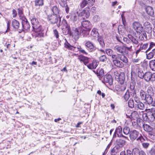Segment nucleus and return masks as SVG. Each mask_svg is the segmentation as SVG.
<instances>
[{
	"label": "nucleus",
	"mask_w": 155,
	"mask_h": 155,
	"mask_svg": "<svg viewBox=\"0 0 155 155\" xmlns=\"http://www.w3.org/2000/svg\"><path fill=\"white\" fill-rule=\"evenodd\" d=\"M53 32L54 35L57 38H58L59 37V33L58 31L56 29H54L53 30Z\"/></svg>",
	"instance_id": "61"
},
{
	"label": "nucleus",
	"mask_w": 155,
	"mask_h": 155,
	"mask_svg": "<svg viewBox=\"0 0 155 155\" xmlns=\"http://www.w3.org/2000/svg\"><path fill=\"white\" fill-rule=\"evenodd\" d=\"M153 91V89L152 87L151 86L149 87L147 90V92L148 93L147 94L150 95H153L154 94V92Z\"/></svg>",
	"instance_id": "43"
},
{
	"label": "nucleus",
	"mask_w": 155,
	"mask_h": 155,
	"mask_svg": "<svg viewBox=\"0 0 155 155\" xmlns=\"http://www.w3.org/2000/svg\"><path fill=\"white\" fill-rule=\"evenodd\" d=\"M70 35L72 36L75 40H77L79 37L80 33L78 30L77 28H75V30H73L71 32H70Z\"/></svg>",
	"instance_id": "14"
},
{
	"label": "nucleus",
	"mask_w": 155,
	"mask_h": 155,
	"mask_svg": "<svg viewBox=\"0 0 155 155\" xmlns=\"http://www.w3.org/2000/svg\"><path fill=\"white\" fill-rule=\"evenodd\" d=\"M12 25L13 27L15 29H18L19 27V23L18 21L15 19H13L12 22Z\"/></svg>",
	"instance_id": "33"
},
{
	"label": "nucleus",
	"mask_w": 155,
	"mask_h": 155,
	"mask_svg": "<svg viewBox=\"0 0 155 155\" xmlns=\"http://www.w3.org/2000/svg\"><path fill=\"white\" fill-rule=\"evenodd\" d=\"M85 45L91 52L94 51L96 49V46L93 43L89 41H87L85 44Z\"/></svg>",
	"instance_id": "11"
},
{
	"label": "nucleus",
	"mask_w": 155,
	"mask_h": 155,
	"mask_svg": "<svg viewBox=\"0 0 155 155\" xmlns=\"http://www.w3.org/2000/svg\"><path fill=\"white\" fill-rule=\"evenodd\" d=\"M41 31H39L38 32H36L37 33H36L35 35V38H41L43 37L44 36V34L42 33V32Z\"/></svg>",
	"instance_id": "53"
},
{
	"label": "nucleus",
	"mask_w": 155,
	"mask_h": 155,
	"mask_svg": "<svg viewBox=\"0 0 155 155\" xmlns=\"http://www.w3.org/2000/svg\"><path fill=\"white\" fill-rule=\"evenodd\" d=\"M113 63L115 66L120 68L124 67V64L122 62L120 61L118 59L114 60Z\"/></svg>",
	"instance_id": "24"
},
{
	"label": "nucleus",
	"mask_w": 155,
	"mask_h": 155,
	"mask_svg": "<svg viewBox=\"0 0 155 155\" xmlns=\"http://www.w3.org/2000/svg\"><path fill=\"white\" fill-rule=\"evenodd\" d=\"M82 13L83 14V15L84 16L85 15L87 18L89 16L90 13L88 10H84Z\"/></svg>",
	"instance_id": "55"
},
{
	"label": "nucleus",
	"mask_w": 155,
	"mask_h": 155,
	"mask_svg": "<svg viewBox=\"0 0 155 155\" xmlns=\"http://www.w3.org/2000/svg\"><path fill=\"white\" fill-rule=\"evenodd\" d=\"M130 128L127 127H125L123 129V133L126 135H127L130 133Z\"/></svg>",
	"instance_id": "49"
},
{
	"label": "nucleus",
	"mask_w": 155,
	"mask_h": 155,
	"mask_svg": "<svg viewBox=\"0 0 155 155\" xmlns=\"http://www.w3.org/2000/svg\"><path fill=\"white\" fill-rule=\"evenodd\" d=\"M119 81L120 84H123L124 83V80L125 79V75L124 73H120L119 77Z\"/></svg>",
	"instance_id": "27"
},
{
	"label": "nucleus",
	"mask_w": 155,
	"mask_h": 155,
	"mask_svg": "<svg viewBox=\"0 0 155 155\" xmlns=\"http://www.w3.org/2000/svg\"><path fill=\"white\" fill-rule=\"evenodd\" d=\"M135 83L133 81H131L130 84V89L133 91V92H134L135 91Z\"/></svg>",
	"instance_id": "44"
},
{
	"label": "nucleus",
	"mask_w": 155,
	"mask_h": 155,
	"mask_svg": "<svg viewBox=\"0 0 155 155\" xmlns=\"http://www.w3.org/2000/svg\"><path fill=\"white\" fill-rule=\"evenodd\" d=\"M48 19L50 23L52 24L57 23L59 21V23L58 25V26L59 27L61 26V18L57 15L54 14L48 16Z\"/></svg>",
	"instance_id": "3"
},
{
	"label": "nucleus",
	"mask_w": 155,
	"mask_h": 155,
	"mask_svg": "<svg viewBox=\"0 0 155 155\" xmlns=\"http://www.w3.org/2000/svg\"><path fill=\"white\" fill-rule=\"evenodd\" d=\"M148 45V43H146L145 44H143L140 48L141 50L143 49H146L147 48Z\"/></svg>",
	"instance_id": "59"
},
{
	"label": "nucleus",
	"mask_w": 155,
	"mask_h": 155,
	"mask_svg": "<svg viewBox=\"0 0 155 155\" xmlns=\"http://www.w3.org/2000/svg\"><path fill=\"white\" fill-rule=\"evenodd\" d=\"M91 34L92 36L94 37H98L99 35L97 29L94 28L92 29Z\"/></svg>",
	"instance_id": "37"
},
{
	"label": "nucleus",
	"mask_w": 155,
	"mask_h": 155,
	"mask_svg": "<svg viewBox=\"0 0 155 155\" xmlns=\"http://www.w3.org/2000/svg\"><path fill=\"white\" fill-rule=\"evenodd\" d=\"M151 113V118L153 120H155V107H153L151 109H149Z\"/></svg>",
	"instance_id": "41"
},
{
	"label": "nucleus",
	"mask_w": 155,
	"mask_h": 155,
	"mask_svg": "<svg viewBox=\"0 0 155 155\" xmlns=\"http://www.w3.org/2000/svg\"><path fill=\"white\" fill-rule=\"evenodd\" d=\"M98 63L95 60H93L92 63L87 65V66L90 69H95L98 65Z\"/></svg>",
	"instance_id": "23"
},
{
	"label": "nucleus",
	"mask_w": 155,
	"mask_h": 155,
	"mask_svg": "<svg viewBox=\"0 0 155 155\" xmlns=\"http://www.w3.org/2000/svg\"><path fill=\"white\" fill-rule=\"evenodd\" d=\"M143 127L144 130L146 131L150 132L153 130V128L147 124H143Z\"/></svg>",
	"instance_id": "32"
},
{
	"label": "nucleus",
	"mask_w": 155,
	"mask_h": 155,
	"mask_svg": "<svg viewBox=\"0 0 155 155\" xmlns=\"http://www.w3.org/2000/svg\"><path fill=\"white\" fill-rule=\"evenodd\" d=\"M77 14L72 13L71 17V19L73 21H76L78 18Z\"/></svg>",
	"instance_id": "46"
},
{
	"label": "nucleus",
	"mask_w": 155,
	"mask_h": 155,
	"mask_svg": "<svg viewBox=\"0 0 155 155\" xmlns=\"http://www.w3.org/2000/svg\"><path fill=\"white\" fill-rule=\"evenodd\" d=\"M22 20V26L23 28L26 30L30 28V25L27 19L25 18V19Z\"/></svg>",
	"instance_id": "20"
},
{
	"label": "nucleus",
	"mask_w": 155,
	"mask_h": 155,
	"mask_svg": "<svg viewBox=\"0 0 155 155\" xmlns=\"http://www.w3.org/2000/svg\"><path fill=\"white\" fill-rule=\"evenodd\" d=\"M138 114L136 111H134L132 112L129 116L130 118L133 120H135L137 118Z\"/></svg>",
	"instance_id": "34"
},
{
	"label": "nucleus",
	"mask_w": 155,
	"mask_h": 155,
	"mask_svg": "<svg viewBox=\"0 0 155 155\" xmlns=\"http://www.w3.org/2000/svg\"><path fill=\"white\" fill-rule=\"evenodd\" d=\"M139 134V132L135 130H131L130 133V137L131 140H135Z\"/></svg>",
	"instance_id": "15"
},
{
	"label": "nucleus",
	"mask_w": 155,
	"mask_h": 155,
	"mask_svg": "<svg viewBox=\"0 0 155 155\" xmlns=\"http://www.w3.org/2000/svg\"><path fill=\"white\" fill-rule=\"evenodd\" d=\"M134 108L137 110L139 109L142 110H144V104L141 102H140L138 103H135Z\"/></svg>",
	"instance_id": "22"
},
{
	"label": "nucleus",
	"mask_w": 155,
	"mask_h": 155,
	"mask_svg": "<svg viewBox=\"0 0 155 155\" xmlns=\"http://www.w3.org/2000/svg\"><path fill=\"white\" fill-rule=\"evenodd\" d=\"M129 38H123V41L124 42H126L128 45L131 44L132 46L133 45L134 46V45H139L138 44L139 38L136 36H133L132 35L129 34L128 35Z\"/></svg>",
	"instance_id": "1"
},
{
	"label": "nucleus",
	"mask_w": 155,
	"mask_h": 155,
	"mask_svg": "<svg viewBox=\"0 0 155 155\" xmlns=\"http://www.w3.org/2000/svg\"><path fill=\"white\" fill-rule=\"evenodd\" d=\"M149 64L151 69L155 71V60H152L150 61Z\"/></svg>",
	"instance_id": "36"
},
{
	"label": "nucleus",
	"mask_w": 155,
	"mask_h": 155,
	"mask_svg": "<svg viewBox=\"0 0 155 155\" xmlns=\"http://www.w3.org/2000/svg\"><path fill=\"white\" fill-rule=\"evenodd\" d=\"M119 54L117 55L113 54L110 56L111 57V60H112V62L114 61V60H116L117 59H119Z\"/></svg>",
	"instance_id": "52"
},
{
	"label": "nucleus",
	"mask_w": 155,
	"mask_h": 155,
	"mask_svg": "<svg viewBox=\"0 0 155 155\" xmlns=\"http://www.w3.org/2000/svg\"><path fill=\"white\" fill-rule=\"evenodd\" d=\"M144 140V139L143 137V136L141 135V134H140V136L137 139V140L139 141H140L141 142H143Z\"/></svg>",
	"instance_id": "60"
},
{
	"label": "nucleus",
	"mask_w": 155,
	"mask_h": 155,
	"mask_svg": "<svg viewBox=\"0 0 155 155\" xmlns=\"http://www.w3.org/2000/svg\"><path fill=\"white\" fill-rule=\"evenodd\" d=\"M124 99L126 101H127L129 99L130 97V96L129 92V91H128V90L127 91V92L124 94Z\"/></svg>",
	"instance_id": "56"
},
{
	"label": "nucleus",
	"mask_w": 155,
	"mask_h": 155,
	"mask_svg": "<svg viewBox=\"0 0 155 155\" xmlns=\"http://www.w3.org/2000/svg\"><path fill=\"white\" fill-rule=\"evenodd\" d=\"M120 85L118 87L116 88V90L118 91H124L127 87V84L125 82L123 84H120Z\"/></svg>",
	"instance_id": "25"
},
{
	"label": "nucleus",
	"mask_w": 155,
	"mask_h": 155,
	"mask_svg": "<svg viewBox=\"0 0 155 155\" xmlns=\"http://www.w3.org/2000/svg\"><path fill=\"white\" fill-rule=\"evenodd\" d=\"M141 151L137 148H134L132 152L131 150H127V154L124 151H122L120 153V155H140Z\"/></svg>",
	"instance_id": "5"
},
{
	"label": "nucleus",
	"mask_w": 155,
	"mask_h": 155,
	"mask_svg": "<svg viewBox=\"0 0 155 155\" xmlns=\"http://www.w3.org/2000/svg\"><path fill=\"white\" fill-rule=\"evenodd\" d=\"M98 41L99 42L101 47L103 48H104L105 45L103 39L101 38H99L98 39Z\"/></svg>",
	"instance_id": "50"
},
{
	"label": "nucleus",
	"mask_w": 155,
	"mask_h": 155,
	"mask_svg": "<svg viewBox=\"0 0 155 155\" xmlns=\"http://www.w3.org/2000/svg\"><path fill=\"white\" fill-rule=\"evenodd\" d=\"M132 48V45L130 47H128L127 45L120 46L117 45L114 47V49L118 53L123 54L126 50L131 51Z\"/></svg>",
	"instance_id": "2"
},
{
	"label": "nucleus",
	"mask_w": 155,
	"mask_h": 155,
	"mask_svg": "<svg viewBox=\"0 0 155 155\" xmlns=\"http://www.w3.org/2000/svg\"><path fill=\"white\" fill-rule=\"evenodd\" d=\"M78 59L81 62L83 63L85 65L87 64L89 62V58L82 55L78 56Z\"/></svg>",
	"instance_id": "13"
},
{
	"label": "nucleus",
	"mask_w": 155,
	"mask_h": 155,
	"mask_svg": "<svg viewBox=\"0 0 155 155\" xmlns=\"http://www.w3.org/2000/svg\"><path fill=\"white\" fill-rule=\"evenodd\" d=\"M81 25L85 29H91V25L88 21L85 20L82 21L81 22Z\"/></svg>",
	"instance_id": "18"
},
{
	"label": "nucleus",
	"mask_w": 155,
	"mask_h": 155,
	"mask_svg": "<svg viewBox=\"0 0 155 155\" xmlns=\"http://www.w3.org/2000/svg\"><path fill=\"white\" fill-rule=\"evenodd\" d=\"M91 29L82 28L81 30V34L84 37L87 36L89 34Z\"/></svg>",
	"instance_id": "29"
},
{
	"label": "nucleus",
	"mask_w": 155,
	"mask_h": 155,
	"mask_svg": "<svg viewBox=\"0 0 155 155\" xmlns=\"http://www.w3.org/2000/svg\"><path fill=\"white\" fill-rule=\"evenodd\" d=\"M105 52L106 54L110 56L113 54V51L110 49H106Z\"/></svg>",
	"instance_id": "54"
},
{
	"label": "nucleus",
	"mask_w": 155,
	"mask_h": 155,
	"mask_svg": "<svg viewBox=\"0 0 155 155\" xmlns=\"http://www.w3.org/2000/svg\"><path fill=\"white\" fill-rule=\"evenodd\" d=\"M155 43L153 42H151L150 43V45L149 46V48L146 50V52L147 51H149L151 50V49H153L154 48H155Z\"/></svg>",
	"instance_id": "51"
},
{
	"label": "nucleus",
	"mask_w": 155,
	"mask_h": 155,
	"mask_svg": "<svg viewBox=\"0 0 155 155\" xmlns=\"http://www.w3.org/2000/svg\"><path fill=\"white\" fill-rule=\"evenodd\" d=\"M31 21L33 29L35 32H38L42 30L41 26L40 25L37 19L33 18L31 20Z\"/></svg>",
	"instance_id": "4"
},
{
	"label": "nucleus",
	"mask_w": 155,
	"mask_h": 155,
	"mask_svg": "<svg viewBox=\"0 0 155 155\" xmlns=\"http://www.w3.org/2000/svg\"><path fill=\"white\" fill-rule=\"evenodd\" d=\"M78 49H79L78 51H79L82 53L86 55H87L88 54V53L85 51L84 50L82 49V48H81L80 49L78 48Z\"/></svg>",
	"instance_id": "62"
},
{
	"label": "nucleus",
	"mask_w": 155,
	"mask_h": 155,
	"mask_svg": "<svg viewBox=\"0 0 155 155\" xmlns=\"http://www.w3.org/2000/svg\"><path fill=\"white\" fill-rule=\"evenodd\" d=\"M93 71L97 75L100 80L104 76V72L103 69H102L98 70L96 72L94 70Z\"/></svg>",
	"instance_id": "21"
},
{
	"label": "nucleus",
	"mask_w": 155,
	"mask_h": 155,
	"mask_svg": "<svg viewBox=\"0 0 155 155\" xmlns=\"http://www.w3.org/2000/svg\"><path fill=\"white\" fill-rule=\"evenodd\" d=\"M18 15L20 18L21 20L25 19V18L23 16V9L21 8H19L18 9Z\"/></svg>",
	"instance_id": "35"
},
{
	"label": "nucleus",
	"mask_w": 155,
	"mask_h": 155,
	"mask_svg": "<svg viewBox=\"0 0 155 155\" xmlns=\"http://www.w3.org/2000/svg\"><path fill=\"white\" fill-rule=\"evenodd\" d=\"M65 40H66V42L64 44V47L70 50H74L73 48H75V47L71 45L68 42L66 39H65Z\"/></svg>",
	"instance_id": "38"
},
{
	"label": "nucleus",
	"mask_w": 155,
	"mask_h": 155,
	"mask_svg": "<svg viewBox=\"0 0 155 155\" xmlns=\"http://www.w3.org/2000/svg\"><path fill=\"white\" fill-rule=\"evenodd\" d=\"M68 0H60L59 1V4L62 7H64L67 6V1Z\"/></svg>",
	"instance_id": "42"
},
{
	"label": "nucleus",
	"mask_w": 155,
	"mask_h": 155,
	"mask_svg": "<svg viewBox=\"0 0 155 155\" xmlns=\"http://www.w3.org/2000/svg\"><path fill=\"white\" fill-rule=\"evenodd\" d=\"M151 155H155V148H152L150 151Z\"/></svg>",
	"instance_id": "63"
},
{
	"label": "nucleus",
	"mask_w": 155,
	"mask_h": 155,
	"mask_svg": "<svg viewBox=\"0 0 155 155\" xmlns=\"http://www.w3.org/2000/svg\"><path fill=\"white\" fill-rule=\"evenodd\" d=\"M143 78L147 82L154 81H155V73L152 74L150 72H147L144 74Z\"/></svg>",
	"instance_id": "6"
},
{
	"label": "nucleus",
	"mask_w": 155,
	"mask_h": 155,
	"mask_svg": "<svg viewBox=\"0 0 155 155\" xmlns=\"http://www.w3.org/2000/svg\"><path fill=\"white\" fill-rule=\"evenodd\" d=\"M143 26L145 31L148 34H151L152 31V26L149 22L146 21L143 24Z\"/></svg>",
	"instance_id": "10"
},
{
	"label": "nucleus",
	"mask_w": 155,
	"mask_h": 155,
	"mask_svg": "<svg viewBox=\"0 0 155 155\" xmlns=\"http://www.w3.org/2000/svg\"><path fill=\"white\" fill-rule=\"evenodd\" d=\"M44 0H35V5L36 6H42L44 4Z\"/></svg>",
	"instance_id": "40"
},
{
	"label": "nucleus",
	"mask_w": 155,
	"mask_h": 155,
	"mask_svg": "<svg viewBox=\"0 0 155 155\" xmlns=\"http://www.w3.org/2000/svg\"><path fill=\"white\" fill-rule=\"evenodd\" d=\"M53 13V14L57 15L59 13L60 10L58 7L56 6H54L52 7L51 8Z\"/></svg>",
	"instance_id": "30"
},
{
	"label": "nucleus",
	"mask_w": 155,
	"mask_h": 155,
	"mask_svg": "<svg viewBox=\"0 0 155 155\" xmlns=\"http://www.w3.org/2000/svg\"><path fill=\"white\" fill-rule=\"evenodd\" d=\"M104 83H107L110 85L113 84V79L111 76L110 74H106L101 79Z\"/></svg>",
	"instance_id": "8"
},
{
	"label": "nucleus",
	"mask_w": 155,
	"mask_h": 155,
	"mask_svg": "<svg viewBox=\"0 0 155 155\" xmlns=\"http://www.w3.org/2000/svg\"><path fill=\"white\" fill-rule=\"evenodd\" d=\"M149 137L153 140L155 139V133L153 132H150L149 133Z\"/></svg>",
	"instance_id": "57"
},
{
	"label": "nucleus",
	"mask_w": 155,
	"mask_h": 155,
	"mask_svg": "<svg viewBox=\"0 0 155 155\" xmlns=\"http://www.w3.org/2000/svg\"><path fill=\"white\" fill-rule=\"evenodd\" d=\"M153 96L147 94L145 99L144 100H145L149 104H152L153 102V98L152 97Z\"/></svg>",
	"instance_id": "28"
},
{
	"label": "nucleus",
	"mask_w": 155,
	"mask_h": 155,
	"mask_svg": "<svg viewBox=\"0 0 155 155\" xmlns=\"http://www.w3.org/2000/svg\"><path fill=\"white\" fill-rule=\"evenodd\" d=\"M128 106L129 107L131 108H132L135 107L134 102V100L130 99L128 102Z\"/></svg>",
	"instance_id": "45"
},
{
	"label": "nucleus",
	"mask_w": 155,
	"mask_h": 155,
	"mask_svg": "<svg viewBox=\"0 0 155 155\" xmlns=\"http://www.w3.org/2000/svg\"><path fill=\"white\" fill-rule=\"evenodd\" d=\"M115 132L117 134V135L118 137H123L126 139L127 138V137L124 136L122 134V128L121 126H119L117 127Z\"/></svg>",
	"instance_id": "16"
},
{
	"label": "nucleus",
	"mask_w": 155,
	"mask_h": 155,
	"mask_svg": "<svg viewBox=\"0 0 155 155\" xmlns=\"http://www.w3.org/2000/svg\"><path fill=\"white\" fill-rule=\"evenodd\" d=\"M148 51L146 52V51L147 58V59L150 60L153 57L155 58V48L152 49V51L149 53H148Z\"/></svg>",
	"instance_id": "19"
},
{
	"label": "nucleus",
	"mask_w": 155,
	"mask_h": 155,
	"mask_svg": "<svg viewBox=\"0 0 155 155\" xmlns=\"http://www.w3.org/2000/svg\"><path fill=\"white\" fill-rule=\"evenodd\" d=\"M140 96L142 100L145 99L147 95L145 92L142 90H141L140 92Z\"/></svg>",
	"instance_id": "47"
},
{
	"label": "nucleus",
	"mask_w": 155,
	"mask_h": 155,
	"mask_svg": "<svg viewBox=\"0 0 155 155\" xmlns=\"http://www.w3.org/2000/svg\"><path fill=\"white\" fill-rule=\"evenodd\" d=\"M120 151V149L115 146L111 150L110 153L112 155H115L117 153L119 152Z\"/></svg>",
	"instance_id": "31"
},
{
	"label": "nucleus",
	"mask_w": 155,
	"mask_h": 155,
	"mask_svg": "<svg viewBox=\"0 0 155 155\" xmlns=\"http://www.w3.org/2000/svg\"><path fill=\"white\" fill-rule=\"evenodd\" d=\"M62 23L65 26V28H64L62 29L63 33L65 35H67L69 33L70 34V32H71L70 27V26L67 24L66 20H63Z\"/></svg>",
	"instance_id": "9"
},
{
	"label": "nucleus",
	"mask_w": 155,
	"mask_h": 155,
	"mask_svg": "<svg viewBox=\"0 0 155 155\" xmlns=\"http://www.w3.org/2000/svg\"><path fill=\"white\" fill-rule=\"evenodd\" d=\"M95 2V0H88L87 2L86 0H84L81 2L80 7L83 8L87 5L88 6H91L94 4Z\"/></svg>",
	"instance_id": "12"
},
{
	"label": "nucleus",
	"mask_w": 155,
	"mask_h": 155,
	"mask_svg": "<svg viewBox=\"0 0 155 155\" xmlns=\"http://www.w3.org/2000/svg\"><path fill=\"white\" fill-rule=\"evenodd\" d=\"M138 75L139 77L141 78H143L144 76V74L143 71H139L138 72Z\"/></svg>",
	"instance_id": "58"
},
{
	"label": "nucleus",
	"mask_w": 155,
	"mask_h": 155,
	"mask_svg": "<svg viewBox=\"0 0 155 155\" xmlns=\"http://www.w3.org/2000/svg\"><path fill=\"white\" fill-rule=\"evenodd\" d=\"M119 58L120 60L125 63H127L128 61L127 58L123 54H122V55L119 54Z\"/></svg>",
	"instance_id": "39"
},
{
	"label": "nucleus",
	"mask_w": 155,
	"mask_h": 155,
	"mask_svg": "<svg viewBox=\"0 0 155 155\" xmlns=\"http://www.w3.org/2000/svg\"><path fill=\"white\" fill-rule=\"evenodd\" d=\"M149 145V144L147 143H142V145L144 148H147L148 147Z\"/></svg>",
	"instance_id": "64"
},
{
	"label": "nucleus",
	"mask_w": 155,
	"mask_h": 155,
	"mask_svg": "<svg viewBox=\"0 0 155 155\" xmlns=\"http://www.w3.org/2000/svg\"><path fill=\"white\" fill-rule=\"evenodd\" d=\"M99 60L100 61L104 62L107 61V58L106 55H102L99 58Z\"/></svg>",
	"instance_id": "48"
},
{
	"label": "nucleus",
	"mask_w": 155,
	"mask_h": 155,
	"mask_svg": "<svg viewBox=\"0 0 155 155\" xmlns=\"http://www.w3.org/2000/svg\"><path fill=\"white\" fill-rule=\"evenodd\" d=\"M125 143V141L124 140L121 139L117 140L116 141L115 146L120 149L124 146Z\"/></svg>",
	"instance_id": "17"
},
{
	"label": "nucleus",
	"mask_w": 155,
	"mask_h": 155,
	"mask_svg": "<svg viewBox=\"0 0 155 155\" xmlns=\"http://www.w3.org/2000/svg\"><path fill=\"white\" fill-rule=\"evenodd\" d=\"M133 28L137 32L140 33L143 31V28L141 24L137 21H134L132 24Z\"/></svg>",
	"instance_id": "7"
},
{
	"label": "nucleus",
	"mask_w": 155,
	"mask_h": 155,
	"mask_svg": "<svg viewBox=\"0 0 155 155\" xmlns=\"http://www.w3.org/2000/svg\"><path fill=\"white\" fill-rule=\"evenodd\" d=\"M146 12L148 14L151 16H153L154 15V11L152 7L148 6L145 8Z\"/></svg>",
	"instance_id": "26"
}]
</instances>
